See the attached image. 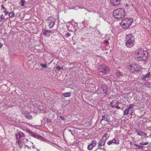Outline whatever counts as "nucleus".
<instances>
[{
    "label": "nucleus",
    "instance_id": "obj_1",
    "mask_svg": "<svg viewBox=\"0 0 151 151\" xmlns=\"http://www.w3.org/2000/svg\"><path fill=\"white\" fill-rule=\"evenodd\" d=\"M148 57V53L146 50L140 48L137 50L135 53L136 60L138 61H144L146 60Z\"/></svg>",
    "mask_w": 151,
    "mask_h": 151
},
{
    "label": "nucleus",
    "instance_id": "obj_2",
    "mask_svg": "<svg viewBox=\"0 0 151 151\" xmlns=\"http://www.w3.org/2000/svg\"><path fill=\"white\" fill-rule=\"evenodd\" d=\"M113 14L115 19H120L125 16V12L124 9L119 8L115 10Z\"/></svg>",
    "mask_w": 151,
    "mask_h": 151
},
{
    "label": "nucleus",
    "instance_id": "obj_3",
    "mask_svg": "<svg viewBox=\"0 0 151 151\" xmlns=\"http://www.w3.org/2000/svg\"><path fill=\"white\" fill-rule=\"evenodd\" d=\"M133 22L132 18H126L123 19L121 23V25L124 29L129 28Z\"/></svg>",
    "mask_w": 151,
    "mask_h": 151
},
{
    "label": "nucleus",
    "instance_id": "obj_4",
    "mask_svg": "<svg viewBox=\"0 0 151 151\" xmlns=\"http://www.w3.org/2000/svg\"><path fill=\"white\" fill-rule=\"evenodd\" d=\"M128 69L130 72L134 73L140 71L141 70V67L135 64H132L129 65Z\"/></svg>",
    "mask_w": 151,
    "mask_h": 151
},
{
    "label": "nucleus",
    "instance_id": "obj_5",
    "mask_svg": "<svg viewBox=\"0 0 151 151\" xmlns=\"http://www.w3.org/2000/svg\"><path fill=\"white\" fill-rule=\"evenodd\" d=\"M108 70V68L104 65H100L98 67V70L104 74H106Z\"/></svg>",
    "mask_w": 151,
    "mask_h": 151
},
{
    "label": "nucleus",
    "instance_id": "obj_6",
    "mask_svg": "<svg viewBox=\"0 0 151 151\" xmlns=\"http://www.w3.org/2000/svg\"><path fill=\"white\" fill-rule=\"evenodd\" d=\"M31 136L45 142H49L48 140L46 139L45 138H44L36 133H34L33 132L32 134H31Z\"/></svg>",
    "mask_w": 151,
    "mask_h": 151
},
{
    "label": "nucleus",
    "instance_id": "obj_7",
    "mask_svg": "<svg viewBox=\"0 0 151 151\" xmlns=\"http://www.w3.org/2000/svg\"><path fill=\"white\" fill-rule=\"evenodd\" d=\"M55 19L52 17H49L48 19L49 26L50 28H52L53 27L55 21Z\"/></svg>",
    "mask_w": 151,
    "mask_h": 151
},
{
    "label": "nucleus",
    "instance_id": "obj_8",
    "mask_svg": "<svg viewBox=\"0 0 151 151\" xmlns=\"http://www.w3.org/2000/svg\"><path fill=\"white\" fill-rule=\"evenodd\" d=\"M101 88L104 95V96H106L108 92L107 86L106 85L102 84L101 86Z\"/></svg>",
    "mask_w": 151,
    "mask_h": 151
},
{
    "label": "nucleus",
    "instance_id": "obj_9",
    "mask_svg": "<svg viewBox=\"0 0 151 151\" xmlns=\"http://www.w3.org/2000/svg\"><path fill=\"white\" fill-rule=\"evenodd\" d=\"M125 41H134V37L133 35L132 34L127 35L126 37Z\"/></svg>",
    "mask_w": 151,
    "mask_h": 151
},
{
    "label": "nucleus",
    "instance_id": "obj_10",
    "mask_svg": "<svg viewBox=\"0 0 151 151\" xmlns=\"http://www.w3.org/2000/svg\"><path fill=\"white\" fill-rule=\"evenodd\" d=\"M113 143L118 144L119 143V141L118 138H115L107 142V144L108 145L112 144Z\"/></svg>",
    "mask_w": 151,
    "mask_h": 151
},
{
    "label": "nucleus",
    "instance_id": "obj_11",
    "mask_svg": "<svg viewBox=\"0 0 151 151\" xmlns=\"http://www.w3.org/2000/svg\"><path fill=\"white\" fill-rule=\"evenodd\" d=\"M103 120L106 121L107 122H109L110 117L107 114L102 115V119L101 120V122Z\"/></svg>",
    "mask_w": 151,
    "mask_h": 151
},
{
    "label": "nucleus",
    "instance_id": "obj_12",
    "mask_svg": "<svg viewBox=\"0 0 151 151\" xmlns=\"http://www.w3.org/2000/svg\"><path fill=\"white\" fill-rule=\"evenodd\" d=\"M111 4L114 6H117L119 4L121 0H110Z\"/></svg>",
    "mask_w": 151,
    "mask_h": 151
},
{
    "label": "nucleus",
    "instance_id": "obj_13",
    "mask_svg": "<svg viewBox=\"0 0 151 151\" xmlns=\"http://www.w3.org/2000/svg\"><path fill=\"white\" fill-rule=\"evenodd\" d=\"M16 136V138L17 139V144L19 146L20 148L22 147L24 143L21 141L20 139H19L18 137H17V134H15Z\"/></svg>",
    "mask_w": 151,
    "mask_h": 151
},
{
    "label": "nucleus",
    "instance_id": "obj_14",
    "mask_svg": "<svg viewBox=\"0 0 151 151\" xmlns=\"http://www.w3.org/2000/svg\"><path fill=\"white\" fill-rule=\"evenodd\" d=\"M134 41H126L125 45L128 47L130 48L134 46Z\"/></svg>",
    "mask_w": 151,
    "mask_h": 151
},
{
    "label": "nucleus",
    "instance_id": "obj_15",
    "mask_svg": "<svg viewBox=\"0 0 151 151\" xmlns=\"http://www.w3.org/2000/svg\"><path fill=\"white\" fill-rule=\"evenodd\" d=\"M25 117L29 119H31L32 118V116L29 115V113L26 111L23 113Z\"/></svg>",
    "mask_w": 151,
    "mask_h": 151
},
{
    "label": "nucleus",
    "instance_id": "obj_16",
    "mask_svg": "<svg viewBox=\"0 0 151 151\" xmlns=\"http://www.w3.org/2000/svg\"><path fill=\"white\" fill-rule=\"evenodd\" d=\"M17 134V137L18 136H19V138H18L19 139H20L21 138H22L24 137L25 136V134L22 132H19L18 134Z\"/></svg>",
    "mask_w": 151,
    "mask_h": 151
},
{
    "label": "nucleus",
    "instance_id": "obj_17",
    "mask_svg": "<svg viewBox=\"0 0 151 151\" xmlns=\"http://www.w3.org/2000/svg\"><path fill=\"white\" fill-rule=\"evenodd\" d=\"M150 76V72L148 73L146 75H145L144 77L142 78V80L145 81L147 78H149Z\"/></svg>",
    "mask_w": 151,
    "mask_h": 151
},
{
    "label": "nucleus",
    "instance_id": "obj_18",
    "mask_svg": "<svg viewBox=\"0 0 151 151\" xmlns=\"http://www.w3.org/2000/svg\"><path fill=\"white\" fill-rule=\"evenodd\" d=\"M51 33V31L48 30H45L43 32V34L44 35L47 36H49L50 35V33Z\"/></svg>",
    "mask_w": 151,
    "mask_h": 151
},
{
    "label": "nucleus",
    "instance_id": "obj_19",
    "mask_svg": "<svg viewBox=\"0 0 151 151\" xmlns=\"http://www.w3.org/2000/svg\"><path fill=\"white\" fill-rule=\"evenodd\" d=\"M116 74L119 77L123 76V73L119 70H118L116 71Z\"/></svg>",
    "mask_w": 151,
    "mask_h": 151
},
{
    "label": "nucleus",
    "instance_id": "obj_20",
    "mask_svg": "<svg viewBox=\"0 0 151 151\" xmlns=\"http://www.w3.org/2000/svg\"><path fill=\"white\" fill-rule=\"evenodd\" d=\"M96 145V141L95 140H93L92 141V142L90 145L91 146L93 147H95Z\"/></svg>",
    "mask_w": 151,
    "mask_h": 151
},
{
    "label": "nucleus",
    "instance_id": "obj_21",
    "mask_svg": "<svg viewBox=\"0 0 151 151\" xmlns=\"http://www.w3.org/2000/svg\"><path fill=\"white\" fill-rule=\"evenodd\" d=\"M129 111V109L128 108L124 110L123 112L124 115H127L128 114Z\"/></svg>",
    "mask_w": 151,
    "mask_h": 151
},
{
    "label": "nucleus",
    "instance_id": "obj_22",
    "mask_svg": "<svg viewBox=\"0 0 151 151\" xmlns=\"http://www.w3.org/2000/svg\"><path fill=\"white\" fill-rule=\"evenodd\" d=\"M63 95L65 97H70L71 96V93L70 92L66 93H64Z\"/></svg>",
    "mask_w": 151,
    "mask_h": 151
},
{
    "label": "nucleus",
    "instance_id": "obj_23",
    "mask_svg": "<svg viewBox=\"0 0 151 151\" xmlns=\"http://www.w3.org/2000/svg\"><path fill=\"white\" fill-rule=\"evenodd\" d=\"M26 1L25 0H21L20 4L21 3L20 5L21 6H24Z\"/></svg>",
    "mask_w": 151,
    "mask_h": 151
},
{
    "label": "nucleus",
    "instance_id": "obj_24",
    "mask_svg": "<svg viewBox=\"0 0 151 151\" xmlns=\"http://www.w3.org/2000/svg\"><path fill=\"white\" fill-rule=\"evenodd\" d=\"M134 145L138 147L137 149H142L144 147L143 146L139 145L136 144H134Z\"/></svg>",
    "mask_w": 151,
    "mask_h": 151
},
{
    "label": "nucleus",
    "instance_id": "obj_25",
    "mask_svg": "<svg viewBox=\"0 0 151 151\" xmlns=\"http://www.w3.org/2000/svg\"><path fill=\"white\" fill-rule=\"evenodd\" d=\"M14 14V13L13 11L10 12L9 14V16L10 17H13Z\"/></svg>",
    "mask_w": 151,
    "mask_h": 151
},
{
    "label": "nucleus",
    "instance_id": "obj_26",
    "mask_svg": "<svg viewBox=\"0 0 151 151\" xmlns=\"http://www.w3.org/2000/svg\"><path fill=\"white\" fill-rule=\"evenodd\" d=\"M134 106V105L133 104H130L129 106L127 108L130 110V109H132Z\"/></svg>",
    "mask_w": 151,
    "mask_h": 151
},
{
    "label": "nucleus",
    "instance_id": "obj_27",
    "mask_svg": "<svg viewBox=\"0 0 151 151\" xmlns=\"http://www.w3.org/2000/svg\"><path fill=\"white\" fill-rule=\"evenodd\" d=\"M149 142H140L139 144L142 145H147L149 144Z\"/></svg>",
    "mask_w": 151,
    "mask_h": 151
},
{
    "label": "nucleus",
    "instance_id": "obj_28",
    "mask_svg": "<svg viewBox=\"0 0 151 151\" xmlns=\"http://www.w3.org/2000/svg\"><path fill=\"white\" fill-rule=\"evenodd\" d=\"M40 65L43 67V68H47V66L45 64H43L42 63H40Z\"/></svg>",
    "mask_w": 151,
    "mask_h": 151
},
{
    "label": "nucleus",
    "instance_id": "obj_29",
    "mask_svg": "<svg viewBox=\"0 0 151 151\" xmlns=\"http://www.w3.org/2000/svg\"><path fill=\"white\" fill-rule=\"evenodd\" d=\"M94 147H93V146H91L89 145L88 146V150H91Z\"/></svg>",
    "mask_w": 151,
    "mask_h": 151
},
{
    "label": "nucleus",
    "instance_id": "obj_30",
    "mask_svg": "<svg viewBox=\"0 0 151 151\" xmlns=\"http://www.w3.org/2000/svg\"><path fill=\"white\" fill-rule=\"evenodd\" d=\"M105 143V141H102V142L101 143H100L99 146H102L104 145Z\"/></svg>",
    "mask_w": 151,
    "mask_h": 151
},
{
    "label": "nucleus",
    "instance_id": "obj_31",
    "mask_svg": "<svg viewBox=\"0 0 151 151\" xmlns=\"http://www.w3.org/2000/svg\"><path fill=\"white\" fill-rule=\"evenodd\" d=\"M56 69L58 70H63V68L62 67H59V66H58L56 67Z\"/></svg>",
    "mask_w": 151,
    "mask_h": 151
},
{
    "label": "nucleus",
    "instance_id": "obj_32",
    "mask_svg": "<svg viewBox=\"0 0 151 151\" xmlns=\"http://www.w3.org/2000/svg\"><path fill=\"white\" fill-rule=\"evenodd\" d=\"M27 131L29 132L30 134V135H31V134H32L33 133V132L30 129H27Z\"/></svg>",
    "mask_w": 151,
    "mask_h": 151
},
{
    "label": "nucleus",
    "instance_id": "obj_33",
    "mask_svg": "<svg viewBox=\"0 0 151 151\" xmlns=\"http://www.w3.org/2000/svg\"><path fill=\"white\" fill-rule=\"evenodd\" d=\"M141 132L142 131L140 130H139V131L137 133V134L138 135L141 136Z\"/></svg>",
    "mask_w": 151,
    "mask_h": 151
},
{
    "label": "nucleus",
    "instance_id": "obj_34",
    "mask_svg": "<svg viewBox=\"0 0 151 151\" xmlns=\"http://www.w3.org/2000/svg\"><path fill=\"white\" fill-rule=\"evenodd\" d=\"M70 34L68 32V33H66L65 36L66 37H69L70 36Z\"/></svg>",
    "mask_w": 151,
    "mask_h": 151
},
{
    "label": "nucleus",
    "instance_id": "obj_35",
    "mask_svg": "<svg viewBox=\"0 0 151 151\" xmlns=\"http://www.w3.org/2000/svg\"><path fill=\"white\" fill-rule=\"evenodd\" d=\"M147 135V134L144 132H142L141 133V136H143V135Z\"/></svg>",
    "mask_w": 151,
    "mask_h": 151
},
{
    "label": "nucleus",
    "instance_id": "obj_36",
    "mask_svg": "<svg viewBox=\"0 0 151 151\" xmlns=\"http://www.w3.org/2000/svg\"><path fill=\"white\" fill-rule=\"evenodd\" d=\"M33 63V62L31 60H29L28 61L27 63L28 64L30 65L31 64H32Z\"/></svg>",
    "mask_w": 151,
    "mask_h": 151
},
{
    "label": "nucleus",
    "instance_id": "obj_37",
    "mask_svg": "<svg viewBox=\"0 0 151 151\" xmlns=\"http://www.w3.org/2000/svg\"><path fill=\"white\" fill-rule=\"evenodd\" d=\"M6 11L7 10H5V11H4V14L5 15H7L8 14V12H7Z\"/></svg>",
    "mask_w": 151,
    "mask_h": 151
},
{
    "label": "nucleus",
    "instance_id": "obj_38",
    "mask_svg": "<svg viewBox=\"0 0 151 151\" xmlns=\"http://www.w3.org/2000/svg\"><path fill=\"white\" fill-rule=\"evenodd\" d=\"M113 101H112V102H110V105H111V107H112V108H114V107H115V105H111V104H112V102H113Z\"/></svg>",
    "mask_w": 151,
    "mask_h": 151
},
{
    "label": "nucleus",
    "instance_id": "obj_39",
    "mask_svg": "<svg viewBox=\"0 0 151 151\" xmlns=\"http://www.w3.org/2000/svg\"><path fill=\"white\" fill-rule=\"evenodd\" d=\"M1 7L2 8L4 9L5 10H7L6 9L4 6V5H1Z\"/></svg>",
    "mask_w": 151,
    "mask_h": 151
},
{
    "label": "nucleus",
    "instance_id": "obj_40",
    "mask_svg": "<svg viewBox=\"0 0 151 151\" xmlns=\"http://www.w3.org/2000/svg\"><path fill=\"white\" fill-rule=\"evenodd\" d=\"M60 118L62 120H64L65 119V118H64V117H63V116H60Z\"/></svg>",
    "mask_w": 151,
    "mask_h": 151
},
{
    "label": "nucleus",
    "instance_id": "obj_41",
    "mask_svg": "<svg viewBox=\"0 0 151 151\" xmlns=\"http://www.w3.org/2000/svg\"><path fill=\"white\" fill-rule=\"evenodd\" d=\"M1 19L2 20L4 18V16H3V15L2 14L1 17Z\"/></svg>",
    "mask_w": 151,
    "mask_h": 151
},
{
    "label": "nucleus",
    "instance_id": "obj_42",
    "mask_svg": "<svg viewBox=\"0 0 151 151\" xmlns=\"http://www.w3.org/2000/svg\"><path fill=\"white\" fill-rule=\"evenodd\" d=\"M103 137H108V134L106 133L103 136Z\"/></svg>",
    "mask_w": 151,
    "mask_h": 151
},
{
    "label": "nucleus",
    "instance_id": "obj_43",
    "mask_svg": "<svg viewBox=\"0 0 151 151\" xmlns=\"http://www.w3.org/2000/svg\"><path fill=\"white\" fill-rule=\"evenodd\" d=\"M115 107L117 109H120V107L119 106H115Z\"/></svg>",
    "mask_w": 151,
    "mask_h": 151
},
{
    "label": "nucleus",
    "instance_id": "obj_44",
    "mask_svg": "<svg viewBox=\"0 0 151 151\" xmlns=\"http://www.w3.org/2000/svg\"><path fill=\"white\" fill-rule=\"evenodd\" d=\"M51 120L50 119H47V122H51Z\"/></svg>",
    "mask_w": 151,
    "mask_h": 151
},
{
    "label": "nucleus",
    "instance_id": "obj_45",
    "mask_svg": "<svg viewBox=\"0 0 151 151\" xmlns=\"http://www.w3.org/2000/svg\"><path fill=\"white\" fill-rule=\"evenodd\" d=\"M135 129V132H136V133L137 132H138L139 130H138V129Z\"/></svg>",
    "mask_w": 151,
    "mask_h": 151
},
{
    "label": "nucleus",
    "instance_id": "obj_46",
    "mask_svg": "<svg viewBox=\"0 0 151 151\" xmlns=\"http://www.w3.org/2000/svg\"><path fill=\"white\" fill-rule=\"evenodd\" d=\"M132 113H133L132 111L131 110V113H130V115L131 116H132Z\"/></svg>",
    "mask_w": 151,
    "mask_h": 151
},
{
    "label": "nucleus",
    "instance_id": "obj_47",
    "mask_svg": "<svg viewBox=\"0 0 151 151\" xmlns=\"http://www.w3.org/2000/svg\"><path fill=\"white\" fill-rule=\"evenodd\" d=\"M105 42L107 44H108L109 43V42L107 40H106L105 41Z\"/></svg>",
    "mask_w": 151,
    "mask_h": 151
},
{
    "label": "nucleus",
    "instance_id": "obj_48",
    "mask_svg": "<svg viewBox=\"0 0 151 151\" xmlns=\"http://www.w3.org/2000/svg\"><path fill=\"white\" fill-rule=\"evenodd\" d=\"M2 46V45L1 43H0V48Z\"/></svg>",
    "mask_w": 151,
    "mask_h": 151
},
{
    "label": "nucleus",
    "instance_id": "obj_49",
    "mask_svg": "<svg viewBox=\"0 0 151 151\" xmlns=\"http://www.w3.org/2000/svg\"><path fill=\"white\" fill-rule=\"evenodd\" d=\"M99 148L100 149H101V147H99Z\"/></svg>",
    "mask_w": 151,
    "mask_h": 151
},
{
    "label": "nucleus",
    "instance_id": "obj_50",
    "mask_svg": "<svg viewBox=\"0 0 151 151\" xmlns=\"http://www.w3.org/2000/svg\"><path fill=\"white\" fill-rule=\"evenodd\" d=\"M2 21V20L1 19H0V22Z\"/></svg>",
    "mask_w": 151,
    "mask_h": 151
},
{
    "label": "nucleus",
    "instance_id": "obj_51",
    "mask_svg": "<svg viewBox=\"0 0 151 151\" xmlns=\"http://www.w3.org/2000/svg\"><path fill=\"white\" fill-rule=\"evenodd\" d=\"M1 19V17H0V19Z\"/></svg>",
    "mask_w": 151,
    "mask_h": 151
}]
</instances>
